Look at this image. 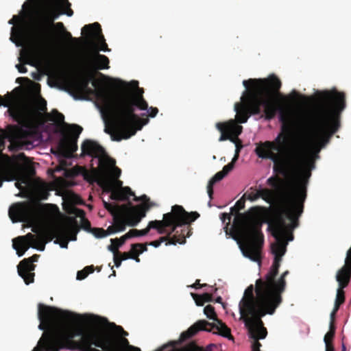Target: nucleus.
<instances>
[{
	"mask_svg": "<svg viewBox=\"0 0 351 351\" xmlns=\"http://www.w3.org/2000/svg\"><path fill=\"white\" fill-rule=\"evenodd\" d=\"M243 84L246 88L250 86L249 106L252 114H259L263 106L265 119L271 120L279 112L281 132L273 141L257 143L254 150L259 158L273 161V171L277 174L287 173L290 169L300 170L302 168L300 160H306L317 149L320 152L340 127L339 114L346 108L345 94L337 90L318 92L313 110L300 122L302 128L311 132L315 138L308 135L305 143L288 152L289 138L296 122L290 110L279 106L273 99L274 95L281 87L280 80L272 75L267 79L243 80Z\"/></svg>",
	"mask_w": 351,
	"mask_h": 351,
	"instance_id": "1",
	"label": "nucleus"
},
{
	"mask_svg": "<svg viewBox=\"0 0 351 351\" xmlns=\"http://www.w3.org/2000/svg\"><path fill=\"white\" fill-rule=\"evenodd\" d=\"M121 89L113 95H108L103 88H97L98 83L94 80L93 86L97 89V97L102 102L101 112L108 115L112 121V128L106 127L104 131L110 135L114 141L128 139L135 135L138 130L147 123L148 119L143 120L135 113L136 108L145 110L147 103L141 93L134 89L138 88V82L132 81L127 83L119 80Z\"/></svg>",
	"mask_w": 351,
	"mask_h": 351,
	"instance_id": "2",
	"label": "nucleus"
},
{
	"mask_svg": "<svg viewBox=\"0 0 351 351\" xmlns=\"http://www.w3.org/2000/svg\"><path fill=\"white\" fill-rule=\"evenodd\" d=\"M68 317L60 319L56 335L53 332L47 334L52 341L48 348L49 351H60L62 349L79 350L80 351H108L112 346L113 337L109 334L91 328L84 331L75 322L77 315L68 311Z\"/></svg>",
	"mask_w": 351,
	"mask_h": 351,
	"instance_id": "3",
	"label": "nucleus"
},
{
	"mask_svg": "<svg viewBox=\"0 0 351 351\" xmlns=\"http://www.w3.org/2000/svg\"><path fill=\"white\" fill-rule=\"evenodd\" d=\"M304 184L302 181L299 183L295 197L280 202V213H278L269 224L272 236L276 240L271 245L274 257L282 258L286 252L287 241L293 239L291 231L299 224L298 219L303 213L306 198Z\"/></svg>",
	"mask_w": 351,
	"mask_h": 351,
	"instance_id": "4",
	"label": "nucleus"
},
{
	"mask_svg": "<svg viewBox=\"0 0 351 351\" xmlns=\"http://www.w3.org/2000/svg\"><path fill=\"white\" fill-rule=\"evenodd\" d=\"M319 149H317L315 153H312L306 160H300V165L302 167L300 170H289L287 173L281 174L285 178L291 177L293 178V185L292 191L290 193H285V181L278 176H273L267 180V184L274 189L271 190L267 188L260 189L258 190L251 187L250 191L244 193L243 197L251 202H254L259 198H262L267 203L272 204H276L278 208V213H280V202L282 199H287L295 197L298 185L300 182L305 183V189L307 190L308 180L311 176V171L315 167V160L319 158Z\"/></svg>",
	"mask_w": 351,
	"mask_h": 351,
	"instance_id": "5",
	"label": "nucleus"
},
{
	"mask_svg": "<svg viewBox=\"0 0 351 351\" xmlns=\"http://www.w3.org/2000/svg\"><path fill=\"white\" fill-rule=\"evenodd\" d=\"M258 207H252L247 213H238L234 220V232L243 254L254 261L261 259L264 243L261 231L263 220L258 214Z\"/></svg>",
	"mask_w": 351,
	"mask_h": 351,
	"instance_id": "6",
	"label": "nucleus"
},
{
	"mask_svg": "<svg viewBox=\"0 0 351 351\" xmlns=\"http://www.w3.org/2000/svg\"><path fill=\"white\" fill-rule=\"evenodd\" d=\"M278 307L269 285L263 278H258L255 288L250 285L245 290L239 304L240 319L257 318L261 323V317L267 314L273 315Z\"/></svg>",
	"mask_w": 351,
	"mask_h": 351,
	"instance_id": "7",
	"label": "nucleus"
},
{
	"mask_svg": "<svg viewBox=\"0 0 351 351\" xmlns=\"http://www.w3.org/2000/svg\"><path fill=\"white\" fill-rule=\"evenodd\" d=\"M199 217L197 212H186L182 206L174 205L171 212L163 215L162 220H154L149 222L147 228L143 230L132 229L121 237V245L133 237H142L148 234L150 229H156L160 234L167 232V227H172V231L184 224L195 221Z\"/></svg>",
	"mask_w": 351,
	"mask_h": 351,
	"instance_id": "8",
	"label": "nucleus"
},
{
	"mask_svg": "<svg viewBox=\"0 0 351 351\" xmlns=\"http://www.w3.org/2000/svg\"><path fill=\"white\" fill-rule=\"evenodd\" d=\"M32 135L30 131L24 130L22 127L8 125L5 129L0 128V157L3 156V150L5 147V140L10 142L8 148L13 150L15 148L29 149L34 147L32 141H26V138ZM13 180L12 172L0 160V187L3 181Z\"/></svg>",
	"mask_w": 351,
	"mask_h": 351,
	"instance_id": "9",
	"label": "nucleus"
},
{
	"mask_svg": "<svg viewBox=\"0 0 351 351\" xmlns=\"http://www.w3.org/2000/svg\"><path fill=\"white\" fill-rule=\"evenodd\" d=\"M68 311L62 310L55 306L38 304V317L40 321L38 328L44 330V332L39 339L38 342L40 345L45 344L46 350L51 346L52 341L49 339L47 335L53 332L54 335L58 329L60 319H65L68 317Z\"/></svg>",
	"mask_w": 351,
	"mask_h": 351,
	"instance_id": "10",
	"label": "nucleus"
},
{
	"mask_svg": "<svg viewBox=\"0 0 351 351\" xmlns=\"http://www.w3.org/2000/svg\"><path fill=\"white\" fill-rule=\"evenodd\" d=\"M32 231L38 234V237L32 233H27L25 236H20L13 239L12 246L16 250L19 256H22L30 247L44 251L46 243L51 241L53 238L58 237L62 233L63 229L58 228L51 231L33 228Z\"/></svg>",
	"mask_w": 351,
	"mask_h": 351,
	"instance_id": "11",
	"label": "nucleus"
},
{
	"mask_svg": "<svg viewBox=\"0 0 351 351\" xmlns=\"http://www.w3.org/2000/svg\"><path fill=\"white\" fill-rule=\"evenodd\" d=\"M104 205L113 215V225L118 232L125 230L126 225L136 226L145 217L147 211L150 208V206H131L125 210L123 215H121L117 213L115 208L110 204L104 202Z\"/></svg>",
	"mask_w": 351,
	"mask_h": 351,
	"instance_id": "12",
	"label": "nucleus"
},
{
	"mask_svg": "<svg viewBox=\"0 0 351 351\" xmlns=\"http://www.w3.org/2000/svg\"><path fill=\"white\" fill-rule=\"evenodd\" d=\"M12 102L13 97L10 94H7L4 97L0 96V106L9 107L8 110L9 114L14 121L19 123L16 125L32 132V135L25 140L29 141L28 139L33 136L30 128L34 121V112L27 106L21 104H16L10 107Z\"/></svg>",
	"mask_w": 351,
	"mask_h": 351,
	"instance_id": "13",
	"label": "nucleus"
},
{
	"mask_svg": "<svg viewBox=\"0 0 351 351\" xmlns=\"http://www.w3.org/2000/svg\"><path fill=\"white\" fill-rule=\"evenodd\" d=\"M82 34L85 36V43L93 49V54L96 53V50L105 52L110 51L98 23L85 25L82 29Z\"/></svg>",
	"mask_w": 351,
	"mask_h": 351,
	"instance_id": "14",
	"label": "nucleus"
},
{
	"mask_svg": "<svg viewBox=\"0 0 351 351\" xmlns=\"http://www.w3.org/2000/svg\"><path fill=\"white\" fill-rule=\"evenodd\" d=\"M37 211V204L32 202L13 204L9 208L8 215L12 222H26L32 219Z\"/></svg>",
	"mask_w": 351,
	"mask_h": 351,
	"instance_id": "15",
	"label": "nucleus"
},
{
	"mask_svg": "<svg viewBox=\"0 0 351 351\" xmlns=\"http://www.w3.org/2000/svg\"><path fill=\"white\" fill-rule=\"evenodd\" d=\"M190 223L182 225L178 227L175 231H172V227H170L171 230L169 232L167 231L165 233L167 234V236L160 237L159 239L152 241L149 245L158 247L164 241H167L166 245L185 243L186 238L189 237L191 234V228L189 226Z\"/></svg>",
	"mask_w": 351,
	"mask_h": 351,
	"instance_id": "16",
	"label": "nucleus"
},
{
	"mask_svg": "<svg viewBox=\"0 0 351 351\" xmlns=\"http://www.w3.org/2000/svg\"><path fill=\"white\" fill-rule=\"evenodd\" d=\"M243 320L245 327L248 330L249 337L253 340L252 351H261V343L258 340L265 339L267 335V329L264 327L263 321L261 320V323L257 318L252 319L250 317H246Z\"/></svg>",
	"mask_w": 351,
	"mask_h": 351,
	"instance_id": "17",
	"label": "nucleus"
},
{
	"mask_svg": "<svg viewBox=\"0 0 351 351\" xmlns=\"http://www.w3.org/2000/svg\"><path fill=\"white\" fill-rule=\"evenodd\" d=\"M46 13L48 18L53 21L61 14L71 16L73 11L68 0H51L46 7Z\"/></svg>",
	"mask_w": 351,
	"mask_h": 351,
	"instance_id": "18",
	"label": "nucleus"
},
{
	"mask_svg": "<svg viewBox=\"0 0 351 351\" xmlns=\"http://www.w3.org/2000/svg\"><path fill=\"white\" fill-rule=\"evenodd\" d=\"M39 255L34 254L28 258L22 260L17 266L19 275L23 279L26 285L34 282L35 274L33 272L36 268L34 262H37Z\"/></svg>",
	"mask_w": 351,
	"mask_h": 351,
	"instance_id": "19",
	"label": "nucleus"
},
{
	"mask_svg": "<svg viewBox=\"0 0 351 351\" xmlns=\"http://www.w3.org/2000/svg\"><path fill=\"white\" fill-rule=\"evenodd\" d=\"M81 149L82 155L98 158L100 165L104 162V158L106 156V151L97 142L86 139L82 143Z\"/></svg>",
	"mask_w": 351,
	"mask_h": 351,
	"instance_id": "20",
	"label": "nucleus"
},
{
	"mask_svg": "<svg viewBox=\"0 0 351 351\" xmlns=\"http://www.w3.org/2000/svg\"><path fill=\"white\" fill-rule=\"evenodd\" d=\"M94 171L95 181L104 191H110L114 189L115 186L122 188V181L118 179H110L108 175L107 170L98 171L94 169Z\"/></svg>",
	"mask_w": 351,
	"mask_h": 351,
	"instance_id": "21",
	"label": "nucleus"
},
{
	"mask_svg": "<svg viewBox=\"0 0 351 351\" xmlns=\"http://www.w3.org/2000/svg\"><path fill=\"white\" fill-rule=\"evenodd\" d=\"M248 88L245 91L243 96L241 97L242 99H244V104H235V111L237 112V121L240 123H246L248 118L251 114H253L251 112V110L250 109L249 106V97H248Z\"/></svg>",
	"mask_w": 351,
	"mask_h": 351,
	"instance_id": "22",
	"label": "nucleus"
},
{
	"mask_svg": "<svg viewBox=\"0 0 351 351\" xmlns=\"http://www.w3.org/2000/svg\"><path fill=\"white\" fill-rule=\"evenodd\" d=\"M288 274L289 271H284L278 280L274 278L271 282V285H269L278 306L282 302V294L285 290L287 285L285 278Z\"/></svg>",
	"mask_w": 351,
	"mask_h": 351,
	"instance_id": "23",
	"label": "nucleus"
},
{
	"mask_svg": "<svg viewBox=\"0 0 351 351\" xmlns=\"http://www.w3.org/2000/svg\"><path fill=\"white\" fill-rule=\"evenodd\" d=\"M38 59L39 53L37 50H27L23 52L21 57L19 58V61L21 62H23V64H18L16 65V67L17 68L19 72L25 73L27 71L25 64L34 66L35 63L38 62Z\"/></svg>",
	"mask_w": 351,
	"mask_h": 351,
	"instance_id": "24",
	"label": "nucleus"
},
{
	"mask_svg": "<svg viewBox=\"0 0 351 351\" xmlns=\"http://www.w3.org/2000/svg\"><path fill=\"white\" fill-rule=\"evenodd\" d=\"M208 324H210V322L204 319H201L196 322L186 331L181 333L180 337V341L184 342L186 341L201 330L211 332V328H207V325Z\"/></svg>",
	"mask_w": 351,
	"mask_h": 351,
	"instance_id": "25",
	"label": "nucleus"
},
{
	"mask_svg": "<svg viewBox=\"0 0 351 351\" xmlns=\"http://www.w3.org/2000/svg\"><path fill=\"white\" fill-rule=\"evenodd\" d=\"M93 75L90 74H82L79 77L71 82V87L77 93L92 92L93 90L88 87L89 83L93 78Z\"/></svg>",
	"mask_w": 351,
	"mask_h": 351,
	"instance_id": "26",
	"label": "nucleus"
},
{
	"mask_svg": "<svg viewBox=\"0 0 351 351\" xmlns=\"http://www.w3.org/2000/svg\"><path fill=\"white\" fill-rule=\"evenodd\" d=\"M77 140L76 138L69 136L60 141L59 148L64 156L71 157L77 151Z\"/></svg>",
	"mask_w": 351,
	"mask_h": 351,
	"instance_id": "27",
	"label": "nucleus"
},
{
	"mask_svg": "<svg viewBox=\"0 0 351 351\" xmlns=\"http://www.w3.org/2000/svg\"><path fill=\"white\" fill-rule=\"evenodd\" d=\"M351 279V265L345 263V265L337 272L336 280L338 287H346Z\"/></svg>",
	"mask_w": 351,
	"mask_h": 351,
	"instance_id": "28",
	"label": "nucleus"
},
{
	"mask_svg": "<svg viewBox=\"0 0 351 351\" xmlns=\"http://www.w3.org/2000/svg\"><path fill=\"white\" fill-rule=\"evenodd\" d=\"M216 128L221 132V136L219 138V141H224L226 140H230L233 142L236 145V152H239L241 149L242 148L241 141L239 138H237V142L235 138H232L230 136V132L227 128V123L219 122L216 124Z\"/></svg>",
	"mask_w": 351,
	"mask_h": 351,
	"instance_id": "29",
	"label": "nucleus"
},
{
	"mask_svg": "<svg viewBox=\"0 0 351 351\" xmlns=\"http://www.w3.org/2000/svg\"><path fill=\"white\" fill-rule=\"evenodd\" d=\"M93 64V67L96 69L101 70L109 68V59L105 55H101L98 53V50H96V53L93 54L90 59Z\"/></svg>",
	"mask_w": 351,
	"mask_h": 351,
	"instance_id": "30",
	"label": "nucleus"
},
{
	"mask_svg": "<svg viewBox=\"0 0 351 351\" xmlns=\"http://www.w3.org/2000/svg\"><path fill=\"white\" fill-rule=\"evenodd\" d=\"M281 261L282 258L274 257L272 265L265 275V278H263L269 285H271L272 280L276 278L278 274Z\"/></svg>",
	"mask_w": 351,
	"mask_h": 351,
	"instance_id": "31",
	"label": "nucleus"
},
{
	"mask_svg": "<svg viewBox=\"0 0 351 351\" xmlns=\"http://www.w3.org/2000/svg\"><path fill=\"white\" fill-rule=\"evenodd\" d=\"M207 328L217 329V333L224 337H231L230 329L220 319H217L215 323H210L207 325Z\"/></svg>",
	"mask_w": 351,
	"mask_h": 351,
	"instance_id": "32",
	"label": "nucleus"
},
{
	"mask_svg": "<svg viewBox=\"0 0 351 351\" xmlns=\"http://www.w3.org/2000/svg\"><path fill=\"white\" fill-rule=\"evenodd\" d=\"M226 176L225 173H223L221 171L217 172L208 182L207 185V193L210 197V199H213V185L221 180Z\"/></svg>",
	"mask_w": 351,
	"mask_h": 351,
	"instance_id": "33",
	"label": "nucleus"
},
{
	"mask_svg": "<svg viewBox=\"0 0 351 351\" xmlns=\"http://www.w3.org/2000/svg\"><path fill=\"white\" fill-rule=\"evenodd\" d=\"M34 41L38 48H43L46 45V34L43 29H37L34 34Z\"/></svg>",
	"mask_w": 351,
	"mask_h": 351,
	"instance_id": "34",
	"label": "nucleus"
},
{
	"mask_svg": "<svg viewBox=\"0 0 351 351\" xmlns=\"http://www.w3.org/2000/svg\"><path fill=\"white\" fill-rule=\"evenodd\" d=\"M84 321L90 325L101 326L108 323V319L98 315H84Z\"/></svg>",
	"mask_w": 351,
	"mask_h": 351,
	"instance_id": "35",
	"label": "nucleus"
},
{
	"mask_svg": "<svg viewBox=\"0 0 351 351\" xmlns=\"http://www.w3.org/2000/svg\"><path fill=\"white\" fill-rule=\"evenodd\" d=\"M191 295L197 306H203L206 302H213V295L208 293L202 295L191 293Z\"/></svg>",
	"mask_w": 351,
	"mask_h": 351,
	"instance_id": "36",
	"label": "nucleus"
},
{
	"mask_svg": "<svg viewBox=\"0 0 351 351\" xmlns=\"http://www.w3.org/2000/svg\"><path fill=\"white\" fill-rule=\"evenodd\" d=\"M225 123H227V128L230 132V136H232V138L235 139L238 138V136L242 132V126L236 124L235 122L232 120L228 122H225ZM235 141H237V140Z\"/></svg>",
	"mask_w": 351,
	"mask_h": 351,
	"instance_id": "37",
	"label": "nucleus"
},
{
	"mask_svg": "<svg viewBox=\"0 0 351 351\" xmlns=\"http://www.w3.org/2000/svg\"><path fill=\"white\" fill-rule=\"evenodd\" d=\"M56 27L62 29L63 31L62 38L64 40L71 41L73 45H77L80 42V38H73L71 35V34L66 31L64 28V24L62 22H58L56 23Z\"/></svg>",
	"mask_w": 351,
	"mask_h": 351,
	"instance_id": "38",
	"label": "nucleus"
},
{
	"mask_svg": "<svg viewBox=\"0 0 351 351\" xmlns=\"http://www.w3.org/2000/svg\"><path fill=\"white\" fill-rule=\"evenodd\" d=\"M346 287H338L337 290L336 298L335 301V308H339L341 304H343L345 302V291L344 289Z\"/></svg>",
	"mask_w": 351,
	"mask_h": 351,
	"instance_id": "39",
	"label": "nucleus"
},
{
	"mask_svg": "<svg viewBox=\"0 0 351 351\" xmlns=\"http://www.w3.org/2000/svg\"><path fill=\"white\" fill-rule=\"evenodd\" d=\"M49 117H50L49 120L51 121L66 125L64 123V116L62 113L59 112L56 109L53 110L51 114H49Z\"/></svg>",
	"mask_w": 351,
	"mask_h": 351,
	"instance_id": "40",
	"label": "nucleus"
},
{
	"mask_svg": "<svg viewBox=\"0 0 351 351\" xmlns=\"http://www.w3.org/2000/svg\"><path fill=\"white\" fill-rule=\"evenodd\" d=\"M108 250L112 252L114 254L113 259H114V263L115 266L117 267H120L122 260H121V257L119 256L120 252L119 250H117V246L114 247L113 245H108Z\"/></svg>",
	"mask_w": 351,
	"mask_h": 351,
	"instance_id": "41",
	"label": "nucleus"
},
{
	"mask_svg": "<svg viewBox=\"0 0 351 351\" xmlns=\"http://www.w3.org/2000/svg\"><path fill=\"white\" fill-rule=\"evenodd\" d=\"M204 313L206 315V317L210 319H213L215 322L217 321V319H219L217 317L215 308L210 304H208L204 307Z\"/></svg>",
	"mask_w": 351,
	"mask_h": 351,
	"instance_id": "42",
	"label": "nucleus"
},
{
	"mask_svg": "<svg viewBox=\"0 0 351 351\" xmlns=\"http://www.w3.org/2000/svg\"><path fill=\"white\" fill-rule=\"evenodd\" d=\"M56 244H59L62 248H67L68 247V239L64 235V230H63L62 233L57 237L56 240L54 241Z\"/></svg>",
	"mask_w": 351,
	"mask_h": 351,
	"instance_id": "43",
	"label": "nucleus"
},
{
	"mask_svg": "<svg viewBox=\"0 0 351 351\" xmlns=\"http://www.w3.org/2000/svg\"><path fill=\"white\" fill-rule=\"evenodd\" d=\"M335 326H330L329 327V331L324 336V343L326 344V342L328 343H332V339L335 337Z\"/></svg>",
	"mask_w": 351,
	"mask_h": 351,
	"instance_id": "44",
	"label": "nucleus"
},
{
	"mask_svg": "<svg viewBox=\"0 0 351 351\" xmlns=\"http://www.w3.org/2000/svg\"><path fill=\"white\" fill-rule=\"evenodd\" d=\"M134 200L136 202L142 201L143 204H141L140 205H143L145 207L147 206H150V208L155 206V204L149 202V198L146 195H143L140 197L134 196Z\"/></svg>",
	"mask_w": 351,
	"mask_h": 351,
	"instance_id": "45",
	"label": "nucleus"
},
{
	"mask_svg": "<svg viewBox=\"0 0 351 351\" xmlns=\"http://www.w3.org/2000/svg\"><path fill=\"white\" fill-rule=\"evenodd\" d=\"M49 195V190L45 187H40L36 191V196L40 200L47 199Z\"/></svg>",
	"mask_w": 351,
	"mask_h": 351,
	"instance_id": "46",
	"label": "nucleus"
},
{
	"mask_svg": "<svg viewBox=\"0 0 351 351\" xmlns=\"http://www.w3.org/2000/svg\"><path fill=\"white\" fill-rule=\"evenodd\" d=\"M110 198L114 200H126V197H125V194L121 191H116L112 189L110 191Z\"/></svg>",
	"mask_w": 351,
	"mask_h": 351,
	"instance_id": "47",
	"label": "nucleus"
},
{
	"mask_svg": "<svg viewBox=\"0 0 351 351\" xmlns=\"http://www.w3.org/2000/svg\"><path fill=\"white\" fill-rule=\"evenodd\" d=\"M239 152H236L235 154V156L233 158L231 162L228 163V165H225L223 167V169L221 170V171L225 173V175H228V173L232 170V169L234 168V161H236L239 157Z\"/></svg>",
	"mask_w": 351,
	"mask_h": 351,
	"instance_id": "48",
	"label": "nucleus"
},
{
	"mask_svg": "<svg viewBox=\"0 0 351 351\" xmlns=\"http://www.w3.org/2000/svg\"><path fill=\"white\" fill-rule=\"evenodd\" d=\"M70 128H71V134L70 136H73V138H76V139H77V138L79 137V135L82 132V130H83L82 128L76 124L71 125Z\"/></svg>",
	"mask_w": 351,
	"mask_h": 351,
	"instance_id": "49",
	"label": "nucleus"
},
{
	"mask_svg": "<svg viewBox=\"0 0 351 351\" xmlns=\"http://www.w3.org/2000/svg\"><path fill=\"white\" fill-rule=\"evenodd\" d=\"M96 230L102 232V234L99 235L100 237H107L108 235H110L111 234L118 232L117 230L116 229L115 226H114L113 224L112 226H110L107 228V230L97 229Z\"/></svg>",
	"mask_w": 351,
	"mask_h": 351,
	"instance_id": "50",
	"label": "nucleus"
},
{
	"mask_svg": "<svg viewBox=\"0 0 351 351\" xmlns=\"http://www.w3.org/2000/svg\"><path fill=\"white\" fill-rule=\"evenodd\" d=\"M121 173V170L119 167H117L114 165V161H113L112 167L111 170L110 171V175L111 177L110 179H113V180L118 179L120 177Z\"/></svg>",
	"mask_w": 351,
	"mask_h": 351,
	"instance_id": "51",
	"label": "nucleus"
},
{
	"mask_svg": "<svg viewBox=\"0 0 351 351\" xmlns=\"http://www.w3.org/2000/svg\"><path fill=\"white\" fill-rule=\"evenodd\" d=\"M245 198L243 196L240 199H239L234 207L231 208L232 210L237 209V210H240L244 208L245 207Z\"/></svg>",
	"mask_w": 351,
	"mask_h": 351,
	"instance_id": "52",
	"label": "nucleus"
},
{
	"mask_svg": "<svg viewBox=\"0 0 351 351\" xmlns=\"http://www.w3.org/2000/svg\"><path fill=\"white\" fill-rule=\"evenodd\" d=\"M90 267H86L82 270L79 271L77 274V280H83L87 277L88 275V269H89Z\"/></svg>",
	"mask_w": 351,
	"mask_h": 351,
	"instance_id": "53",
	"label": "nucleus"
},
{
	"mask_svg": "<svg viewBox=\"0 0 351 351\" xmlns=\"http://www.w3.org/2000/svg\"><path fill=\"white\" fill-rule=\"evenodd\" d=\"M135 248H139V252L142 254L144 252H146L147 250V244H142V243H135L132 244V250H135Z\"/></svg>",
	"mask_w": 351,
	"mask_h": 351,
	"instance_id": "54",
	"label": "nucleus"
},
{
	"mask_svg": "<svg viewBox=\"0 0 351 351\" xmlns=\"http://www.w3.org/2000/svg\"><path fill=\"white\" fill-rule=\"evenodd\" d=\"M121 191L125 194L126 199H128V196H135L134 193L129 186L122 187Z\"/></svg>",
	"mask_w": 351,
	"mask_h": 351,
	"instance_id": "55",
	"label": "nucleus"
},
{
	"mask_svg": "<svg viewBox=\"0 0 351 351\" xmlns=\"http://www.w3.org/2000/svg\"><path fill=\"white\" fill-rule=\"evenodd\" d=\"M129 252H130L131 256H134L133 259H134L136 262H139L140 261V259L138 258V255L141 253L139 252L138 248H135V250H134V251H133V250H132V245H131V250H130V251Z\"/></svg>",
	"mask_w": 351,
	"mask_h": 351,
	"instance_id": "56",
	"label": "nucleus"
},
{
	"mask_svg": "<svg viewBox=\"0 0 351 351\" xmlns=\"http://www.w3.org/2000/svg\"><path fill=\"white\" fill-rule=\"evenodd\" d=\"M339 308H335V306H334V308L332 311V312L330 313V326H335V316H336V313L338 311Z\"/></svg>",
	"mask_w": 351,
	"mask_h": 351,
	"instance_id": "57",
	"label": "nucleus"
},
{
	"mask_svg": "<svg viewBox=\"0 0 351 351\" xmlns=\"http://www.w3.org/2000/svg\"><path fill=\"white\" fill-rule=\"evenodd\" d=\"M82 227L86 230H90L91 229L90 221L86 218H82Z\"/></svg>",
	"mask_w": 351,
	"mask_h": 351,
	"instance_id": "58",
	"label": "nucleus"
},
{
	"mask_svg": "<svg viewBox=\"0 0 351 351\" xmlns=\"http://www.w3.org/2000/svg\"><path fill=\"white\" fill-rule=\"evenodd\" d=\"M199 350L204 351L202 348L195 346L194 343H192L191 347L184 348L179 351H199Z\"/></svg>",
	"mask_w": 351,
	"mask_h": 351,
	"instance_id": "59",
	"label": "nucleus"
},
{
	"mask_svg": "<svg viewBox=\"0 0 351 351\" xmlns=\"http://www.w3.org/2000/svg\"><path fill=\"white\" fill-rule=\"evenodd\" d=\"M121 237L118 239V238H116V239H110V241H111V244L110 245H113L114 247H117V250H119V248L122 245H121Z\"/></svg>",
	"mask_w": 351,
	"mask_h": 351,
	"instance_id": "60",
	"label": "nucleus"
},
{
	"mask_svg": "<svg viewBox=\"0 0 351 351\" xmlns=\"http://www.w3.org/2000/svg\"><path fill=\"white\" fill-rule=\"evenodd\" d=\"M146 110H148L149 116L152 118L155 117L158 112V110L156 107H150L149 109L147 108Z\"/></svg>",
	"mask_w": 351,
	"mask_h": 351,
	"instance_id": "61",
	"label": "nucleus"
},
{
	"mask_svg": "<svg viewBox=\"0 0 351 351\" xmlns=\"http://www.w3.org/2000/svg\"><path fill=\"white\" fill-rule=\"evenodd\" d=\"M119 256L121 257L122 261H125L129 258H134V256H131L130 252H123L119 254Z\"/></svg>",
	"mask_w": 351,
	"mask_h": 351,
	"instance_id": "62",
	"label": "nucleus"
},
{
	"mask_svg": "<svg viewBox=\"0 0 351 351\" xmlns=\"http://www.w3.org/2000/svg\"><path fill=\"white\" fill-rule=\"evenodd\" d=\"M221 219L224 223L226 220L228 221V223H230L231 219V215L228 213H223L221 214Z\"/></svg>",
	"mask_w": 351,
	"mask_h": 351,
	"instance_id": "63",
	"label": "nucleus"
},
{
	"mask_svg": "<svg viewBox=\"0 0 351 351\" xmlns=\"http://www.w3.org/2000/svg\"><path fill=\"white\" fill-rule=\"evenodd\" d=\"M47 346L45 344L40 345L38 343L37 346L35 347L32 351H49L46 350Z\"/></svg>",
	"mask_w": 351,
	"mask_h": 351,
	"instance_id": "64",
	"label": "nucleus"
}]
</instances>
